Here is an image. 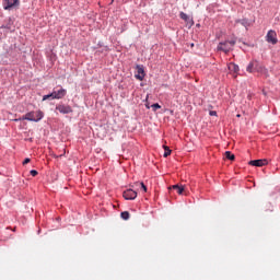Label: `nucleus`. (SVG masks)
Returning <instances> with one entry per match:
<instances>
[{"label": "nucleus", "mask_w": 280, "mask_h": 280, "mask_svg": "<svg viewBox=\"0 0 280 280\" xmlns=\"http://www.w3.org/2000/svg\"><path fill=\"white\" fill-rule=\"evenodd\" d=\"M235 39L225 40L219 43L217 49L218 51H223L224 54H229L230 51H233V48L235 47Z\"/></svg>", "instance_id": "obj_1"}, {"label": "nucleus", "mask_w": 280, "mask_h": 280, "mask_svg": "<svg viewBox=\"0 0 280 280\" xmlns=\"http://www.w3.org/2000/svg\"><path fill=\"white\" fill-rule=\"evenodd\" d=\"M43 117H45V114L42 110H37L26 113L22 119H25L26 121H40Z\"/></svg>", "instance_id": "obj_2"}, {"label": "nucleus", "mask_w": 280, "mask_h": 280, "mask_svg": "<svg viewBox=\"0 0 280 280\" xmlns=\"http://www.w3.org/2000/svg\"><path fill=\"white\" fill-rule=\"evenodd\" d=\"M246 71H247L248 73H255V71H256L257 73H264L265 68H264V66L259 65V61L253 60V61H250V62L248 63V66H247V68H246Z\"/></svg>", "instance_id": "obj_3"}, {"label": "nucleus", "mask_w": 280, "mask_h": 280, "mask_svg": "<svg viewBox=\"0 0 280 280\" xmlns=\"http://www.w3.org/2000/svg\"><path fill=\"white\" fill-rule=\"evenodd\" d=\"M21 4L20 0H4L3 1V9L4 10H12V8H19Z\"/></svg>", "instance_id": "obj_4"}, {"label": "nucleus", "mask_w": 280, "mask_h": 280, "mask_svg": "<svg viewBox=\"0 0 280 280\" xmlns=\"http://www.w3.org/2000/svg\"><path fill=\"white\" fill-rule=\"evenodd\" d=\"M56 110L61 113V115H69L70 113H73V108H71V106L65 105V104H58L56 106Z\"/></svg>", "instance_id": "obj_5"}, {"label": "nucleus", "mask_w": 280, "mask_h": 280, "mask_svg": "<svg viewBox=\"0 0 280 280\" xmlns=\"http://www.w3.org/2000/svg\"><path fill=\"white\" fill-rule=\"evenodd\" d=\"M122 196L125 198V200H135L137 198V192L135 191V189L130 188L127 189L122 192Z\"/></svg>", "instance_id": "obj_6"}, {"label": "nucleus", "mask_w": 280, "mask_h": 280, "mask_svg": "<svg viewBox=\"0 0 280 280\" xmlns=\"http://www.w3.org/2000/svg\"><path fill=\"white\" fill-rule=\"evenodd\" d=\"M267 43H271V45H277V32L271 30L267 33Z\"/></svg>", "instance_id": "obj_7"}, {"label": "nucleus", "mask_w": 280, "mask_h": 280, "mask_svg": "<svg viewBox=\"0 0 280 280\" xmlns=\"http://www.w3.org/2000/svg\"><path fill=\"white\" fill-rule=\"evenodd\" d=\"M137 73L135 74L136 80H140L142 82L143 78H145V70L143 69V66H137Z\"/></svg>", "instance_id": "obj_8"}, {"label": "nucleus", "mask_w": 280, "mask_h": 280, "mask_svg": "<svg viewBox=\"0 0 280 280\" xmlns=\"http://www.w3.org/2000/svg\"><path fill=\"white\" fill-rule=\"evenodd\" d=\"M249 164L253 165L254 167H264V165H268V160H252L249 161Z\"/></svg>", "instance_id": "obj_9"}, {"label": "nucleus", "mask_w": 280, "mask_h": 280, "mask_svg": "<svg viewBox=\"0 0 280 280\" xmlns=\"http://www.w3.org/2000/svg\"><path fill=\"white\" fill-rule=\"evenodd\" d=\"M179 19H182V21H185V23H187V25H189V27H191L194 25V20L191 18H189V15H187V13H185L183 11L179 13Z\"/></svg>", "instance_id": "obj_10"}, {"label": "nucleus", "mask_w": 280, "mask_h": 280, "mask_svg": "<svg viewBox=\"0 0 280 280\" xmlns=\"http://www.w3.org/2000/svg\"><path fill=\"white\" fill-rule=\"evenodd\" d=\"M67 95V90L63 88H60V90L56 91L55 90V100H62Z\"/></svg>", "instance_id": "obj_11"}, {"label": "nucleus", "mask_w": 280, "mask_h": 280, "mask_svg": "<svg viewBox=\"0 0 280 280\" xmlns=\"http://www.w3.org/2000/svg\"><path fill=\"white\" fill-rule=\"evenodd\" d=\"M168 189H174L179 196L183 195V191H185V187L178 184L168 187Z\"/></svg>", "instance_id": "obj_12"}, {"label": "nucleus", "mask_w": 280, "mask_h": 280, "mask_svg": "<svg viewBox=\"0 0 280 280\" xmlns=\"http://www.w3.org/2000/svg\"><path fill=\"white\" fill-rule=\"evenodd\" d=\"M229 70L232 71L233 73H238L240 72V66L235 65L234 62H231L229 65Z\"/></svg>", "instance_id": "obj_13"}, {"label": "nucleus", "mask_w": 280, "mask_h": 280, "mask_svg": "<svg viewBox=\"0 0 280 280\" xmlns=\"http://www.w3.org/2000/svg\"><path fill=\"white\" fill-rule=\"evenodd\" d=\"M132 187H136L137 189H141L142 191H148V187L143 183L137 182Z\"/></svg>", "instance_id": "obj_14"}, {"label": "nucleus", "mask_w": 280, "mask_h": 280, "mask_svg": "<svg viewBox=\"0 0 280 280\" xmlns=\"http://www.w3.org/2000/svg\"><path fill=\"white\" fill-rule=\"evenodd\" d=\"M46 100H56V90H54L50 94L43 96V102H46Z\"/></svg>", "instance_id": "obj_15"}, {"label": "nucleus", "mask_w": 280, "mask_h": 280, "mask_svg": "<svg viewBox=\"0 0 280 280\" xmlns=\"http://www.w3.org/2000/svg\"><path fill=\"white\" fill-rule=\"evenodd\" d=\"M225 159H229V161H235V154L231 153V151H226Z\"/></svg>", "instance_id": "obj_16"}, {"label": "nucleus", "mask_w": 280, "mask_h": 280, "mask_svg": "<svg viewBox=\"0 0 280 280\" xmlns=\"http://www.w3.org/2000/svg\"><path fill=\"white\" fill-rule=\"evenodd\" d=\"M120 218H121L122 220H130V212H128V211L121 212V213H120Z\"/></svg>", "instance_id": "obj_17"}, {"label": "nucleus", "mask_w": 280, "mask_h": 280, "mask_svg": "<svg viewBox=\"0 0 280 280\" xmlns=\"http://www.w3.org/2000/svg\"><path fill=\"white\" fill-rule=\"evenodd\" d=\"M172 154V150H170V147L164 145V159H167Z\"/></svg>", "instance_id": "obj_18"}, {"label": "nucleus", "mask_w": 280, "mask_h": 280, "mask_svg": "<svg viewBox=\"0 0 280 280\" xmlns=\"http://www.w3.org/2000/svg\"><path fill=\"white\" fill-rule=\"evenodd\" d=\"M153 110H159L161 108V105L159 103H155L152 105Z\"/></svg>", "instance_id": "obj_19"}, {"label": "nucleus", "mask_w": 280, "mask_h": 280, "mask_svg": "<svg viewBox=\"0 0 280 280\" xmlns=\"http://www.w3.org/2000/svg\"><path fill=\"white\" fill-rule=\"evenodd\" d=\"M31 176H38V171L32 170L31 171Z\"/></svg>", "instance_id": "obj_20"}, {"label": "nucleus", "mask_w": 280, "mask_h": 280, "mask_svg": "<svg viewBox=\"0 0 280 280\" xmlns=\"http://www.w3.org/2000/svg\"><path fill=\"white\" fill-rule=\"evenodd\" d=\"M32 160L30 158H26L24 161H23V165H27V163H30Z\"/></svg>", "instance_id": "obj_21"}, {"label": "nucleus", "mask_w": 280, "mask_h": 280, "mask_svg": "<svg viewBox=\"0 0 280 280\" xmlns=\"http://www.w3.org/2000/svg\"><path fill=\"white\" fill-rule=\"evenodd\" d=\"M215 115H218V112H215V110H211V112H210V116H211V117H215Z\"/></svg>", "instance_id": "obj_22"}, {"label": "nucleus", "mask_w": 280, "mask_h": 280, "mask_svg": "<svg viewBox=\"0 0 280 280\" xmlns=\"http://www.w3.org/2000/svg\"><path fill=\"white\" fill-rule=\"evenodd\" d=\"M125 3H128V0H122Z\"/></svg>", "instance_id": "obj_23"}]
</instances>
